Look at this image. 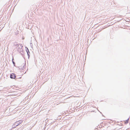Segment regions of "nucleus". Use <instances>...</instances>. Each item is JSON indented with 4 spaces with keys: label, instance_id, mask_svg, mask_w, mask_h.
I'll return each instance as SVG.
<instances>
[{
    "label": "nucleus",
    "instance_id": "obj_2",
    "mask_svg": "<svg viewBox=\"0 0 130 130\" xmlns=\"http://www.w3.org/2000/svg\"><path fill=\"white\" fill-rule=\"evenodd\" d=\"M129 119L128 118L127 120L124 121V123L125 124H126L128 123Z\"/></svg>",
    "mask_w": 130,
    "mask_h": 130
},
{
    "label": "nucleus",
    "instance_id": "obj_1",
    "mask_svg": "<svg viewBox=\"0 0 130 130\" xmlns=\"http://www.w3.org/2000/svg\"><path fill=\"white\" fill-rule=\"evenodd\" d=\"M16 77L14 73H12L10 75V78L12 79H14Z\"/></svg>",
    "mask_w": 130,
    "mask_h": 130
}]
</instances>
